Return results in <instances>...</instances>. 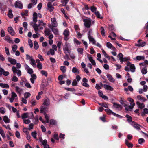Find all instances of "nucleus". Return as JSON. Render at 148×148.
I'll use <instances>...</instances> for the list:
<instances>
[{"mask_svg":"<svg viewBox=\"0 0 148 148\" xmlns=\"http://www.w3.org/2000/svg\"><path fill=\"white\" fill-rule=\"evenodd\" d=\"M30 61V63L32 66L36 65V62L32 58L31 59Z\"/></svg>","mask_w":148,"mask_h":148,"instance_id":"nucleus-57","label":"nucleus"},{"mask_svg":"<svg viewBox=\"0 0 148 148\" xmlns=\"http://www.w3.org/2000/svg\"><path fill=\"white\" fill-rule=\"evenodd\" d=\"M88 59L91 62L92 64L94 66H96V63L95 61L94 60L92 57H88Z\"/></svg>","mask_w":148,"mask_h":148,"instance_id":"nucleus-41","label":"nucleus"},{"mask_svg":"<svg viewBox=\"0 0 148 148\" xmlns=\"http://www.w3.org/2000/svg\"><path fill=\"white\" fill-rule=\"evenodd\" d=\"M50 101L48 98H46L44 99V102L42 105L46 106H49L50 104Z\"/></svg>","mask_w":148,"mask_h":148,"instance_id":"nucleus-18","label":"nucleus"},{"mask_svg":"<svg viewBox=\"0 0 148 148\" xmlns=\"http://www.w3.org/2000/svg\"><path fill=\"white\" fill-rule=\"evenodd\" d=\"M5 112V108L3 107L0 108V112L2 114H4Z\"/></svg>","mask_w":148,"mask_h":148,"instance_id":"nucleus-52","label":"nucleus"},{"mask_svg":"<svg viewBox=\"0 0 148 148\" xmlns=\"http://www.w3.org/2000/svg\"><path fill=\"white\" fill-rule=\"evenodd\" d=\"M137 99L142 102H144L146 101V99L140 95H138L137 96Z\"/></svg>","mask_w":148,"mask_h":148,"instance_id":"nucleus-33","label":"nucleus"},{"mask_svg":"<svg viewBox=\"0 0 148 148\" xmlns=\"http://www.w3.org/2000/svg\"><path fill=\"white\" fill-rule=\"evenodd\" d=\"M130 106L126 105L125 106V109L126 110L131 111L135 105V104L134 103H130Z\"/></svg>","mask_w":148,"mask_h":148,"instance_id":"nucleus-7","label":"nucleus"},{"mask_svg":"<svg viewBox=\"0 0 148 148\" xmlns=\"http://www.w3.org/2000/svg\"><path fill=\"white\" fill-rule=\"evenodd\" d=\"M12 71L13 73L14 74H16L18 77L20 76L21 75V71L19 69H17L14 66L12 68Z\"/></svg>","mask_w":148,"mask_h":148,"instance_id":"nucleus-6","label":"nucleus"},{"mask_svg":"<svg viewBox=\"0 0 148 148\" xmlns=\"http://www.w3.org/2000/svg\"><path fill=\"white\" fill-rule=\"evenodd\" d=\"M3 119L5 123H9L10 122V120L7 116H4L3 118Z\"/></svg>","mask_w":148,"mask_h":148,"instance_id":"nucleus-30","label":"nucleus"},{"mask_svg":"<svg viewBox=\"0 0 148 148\" xmlns=\"http://www.w3.org/2000/svg\"><path fill=\"white\" fill-rule=\"evenodd\" d=\"M77 51L79 55L83 54V48H78L77 49Z\"/></svg>","mask_w":148,"mask_h":148,"instance_id":"nucleus-45","label":"nucleus"},{"mask_svg":"<svg viewBox=\"0 0 148 148\" xmlns=\"http://www.w3.org/2000/svg\"><path fill=\"white\" fill-rule=\"evenodd\" d=\"M37 133L36 131H34L32 132L31 133V135L34 138V139H36Z\"/></svg>","mask_w":148,"mask_h":148,"instance_id":"nucleus-54","label":"nucleus"},{"mask_svg":"<svg viewBox=\"0 0 148 148\" xmlns=\"http://www.w3.org/2000/svg\"><path fill=\"white\" fill-rule=\"evenodd\" d=\"M51 21L52 25H50V27H57L58 26V24L56 18L55 17L51 18Z\"/></svg>","mask_w":148,"mask_h":148,"instance_id":"nucleus-5","label":"nucleus"},{"mask_svg":"<svg viewBox=\"0 0 148 148\" xmlns=\"http://www.w3.org/2000/svg\"><path fill=\"white\" fill-rule=\"evenodd\" d=\"M31 23L33 24V25L32 26L34 30L36 31H38L40 27L39 24L38 25L37 24L35 23H33L32 22L31 23Z\"/></svg>","mask_w":148,"mask_h":148,"instance_id":"nucleus-17","label":"nucleus"},{"mask_svg":"<svg viewBox=\"0 0 148 148\" xmlns=\"http://www.w3.org/2000/svg\"><path fill=\"white\" fill-rule=\"evenodd\" d=\"M8 60L12 64H15L16 63V61L15 59H13L10 58H8Z\"/></svg>","mask_w":148,"mask_h":148,"instance_id":"nucleus-26","label":"nucleus"},{"mask_svg":"<svg viewBox=\"0 0 148 148\" xmlns=\"http://www.w3.org/2000/svg\"><path fill=\"white\" fill-rule=\"evenodd\" d=\"M96 9V8L94 6H91L90 8V9L91 11L94 13L97 11Z\"/></svg>","mask_w":148,"mask_h":148,"instance_id":"nucleus-60","label":"nucleus"},{"mask_svg":"<svg viewBox=\"0 0 148 148\" xmlns=\"http://www.w3.org/2000/svg\"><path fill=\"white\" fill-rule=\"evenodd\" d=\"M0 134L3 138H5L6 137L4 131L2 127H0Z\"/></svg>","mask_w":148,"mask_h":148,"instance_id":"nucleus-39","label":"nucleus"},{"mask_svg":"<svg viewBox=\"0 0 148 148\" xmlns=\"http://www.w3.org/2000/svg\"><path fill=\"white\" fill-rule=\"evenodd\" d=\"M31 96V94L28 92H25L24 94V97L25 99H27Z\"/></svg>","mask_w":148,"mask_h":148,"instance_id":"nucleus-49","label":"nucleus"},{"mask_svg":"<svg viewBox=\"0 0 148 148\" xmlns=\"http://www.w3.org/2000/svg\"><path fill=\"white\" fill-rule=\"evenodd\" d=\"M98 94L102 98L104 99H108V97H107L103 94V93L102 91L99 90L98 91Z\"/></svg>","mask_w":148,"mask_h":148,"instance_id":"nucleus-21","label":"nucleus"},{"mask_svg":"<svg viewBox=\"0 0 148 148\" xmlns=\"http://www.w3.org/2000/svg\"><path fill=\"white\" fill-rule=\"evenodd\" d=\"M141 41V40L139 39L137 42L138 43L136 44L135 45L138 47H143L145 46L146 45V42L145 41L140 42Z\"/></svg>","mask_w":148,"mask_h":148,"instance_id":"nucleus-8","label":"nucleus"},{"mask_svg":"<svg viewBox=\"0 0 148 148\" xmlns=\"http://www.w3.org/2000/svg\"><path fill=\"white\" fill-rule=\"evenodd\" d=\"M25 69L27 71V73L30 74H32L33 73V69L30 68L29 66L27 64H25L24 65Z\"/></svg>","mask_w":148,"mask_h":148,"instance_id":"nucleus-11","label":"nucleus"},{"mask_svg":"<svg viewBox=\"0 0 148 148\" xmlns=\"http://www.w3.org/2000/svg\"><path fill=\"white\" fill-rule=\"evenodd\" d=\"M56 121L53 119L51 120L50 121V124L51 125H56Z\"/></svg>","mask_w":148,"mask_h":148,"instance_id":"nucleus-64","label":"nucleus"},{"mask_svg":"<svg viewBox=\"0 0 148 148\" xmlns=\"http://www.w3.org/2000/svg\"><path fill=\"white\" fill-rule=\"evenodd\" d=\"M106 76L108 80L110 82L114 83L115 81V79L109 74H107Z\"/></svg>","mask_w":148,"mask_h":148,"instance_id":"nucleus-15","label":"nucleus"},{"mask_svg":"<svg viewBox=\"0 0 148 148\" xmlns=\"http://www.w3.org/2000/svg\"><path fill=\"white\" fill-rule=\"evenodd\" d=\"M34 48L35 49L37 50L39 48V45L38 43V42L36 41H35L34 42Z\"/></svg>","mask_w":148,"mask_h":148,"instance_id":"nucleus-53","label":"nucleus"},{"mask_svg":"<svg viewBox=\"0 0 148 148\" xmlns=\"http://www.w3.org/2000/svg\"><path fill=\"white\" fill-rule=\"evenodd\" d=\"M106 46L108 48L111 49L113 51H115L116 49L109 42H107V43Z\"/></svg>","mask_w":148,"mask_h":148,"instance_id":"nucleus-19","label":"nucleus"},{"mask_svg":"<svg viewBox=\"0 0 148 148\" xmlns=\"http://www.w3.org/2000/svg\"><path fill=\"white\" fill-rule=\"evenodd\" d=\"M101 33L102 35L104 36H105V30L103 27H101Z\"/></svg>","mask_w":148,"mask_h":148,"instance_id":"nucleus-59","label":"nucleus"},{"mask_svg":"<svg viewBox=\"0 0 148 148\" xmlns=\"http://www.w3.org/2000/svg\"><path fill=\"white\" fill-rule=\"evenodd\" d=\"M126 117L127 118V120L128 122H130L132 121V118L130 115L127 114L126 115Z\"/></svg>","mask_w":148,"mask_h":148,"instance_id":"nucleus-55","label":"nucleus"},{"mask_svg":"<svg viewBox=\"0 0 148 148\" xmlns=\"http://www.w3.org/2000/svg\"><path fill=\"white\" fill-rule=\"evenodd\" d=\"M0 71H1V73H2V74H3L5 76H7L9 75V72L8 71H5L2 68H0Z\"/></svg>","mask_w":148,"mask_h":148,"instance_id":"nucleus-25","label":"nucleus"},{"mask_svg":"<svg viewBox=\"0 0 148 148\" xmlns=\"http://www.w3.org/2000/svg\"><path fill=\"white\" fill-rule=\"evenodd\" d=\"M136 58L138 60H144L145 57L143 56H136Z\"/></svg>","mask_w":148,"mask_h":148,"instance_id":"nucleus-46","label":"nucleus"},{"mask_svg":"<svg viewBox=\"0 0 148 148\" xmlns=\"http://www.w3.org/2000/svg\"><path fill=\"white\" fill-rule=\"evenodd\" d=\"M63 34L64 35V39L65 40L67 41L68 40L67 38L69 35V30L65 29L64 30L63 32Z\"/></svg>","mask_w":148,"mask_h":148,"instance_id":"nucleus-13","label":"nucleus"},{"mask_svg":"<svg viewBox=\"0 0 148 148\" xmlns=\"http://www.w3.org/2000/svg\"><path fill=\"white\" fill-rule=\"evenodd\" d=\"M11 80L14 82H17L18 80V78L15 76H14L11 79Z\"/></svg>","mask_w":148,"mask_h":148,"instance_id":"nucleus-62","label":"nucleus"},{"mask_svg":"<svg viewBox=\"0 0 148 148\" xmlns=\"http://www.w3.org/2000/svg\"><path fill=\"white\" fill-rule=\"evenodd\" d=\"M127 66L125 68V69L127 71H130L132 72L135 71V67L133 64H131L129 62H127L126 64Z\"/></svg>","mask_w":148,"mask_h":148,"instance_id":"nucleus-3","label":"nucleus"},{"mask_svg":"<svg viewBox=\"0 0 148 148\" xmlns=\"http://www.w3.org/2000/svg\"><path fill=\"white\" fill-rule=\"evenodd\" d=\"M130 58L128 57H123L121 59H120V61L121 62H123L126 61L130 60Z\"/></svg>","mask_w":148,"mask_h":148,"instance_id":"nucleus-51","label":"nucleus"},{"mask_svg":"<svg viewBox=\"0 0 148 148\" xmlns=\"http://www.w3.org/2000/svg\"><path fill=\"white\" fill-rule=\"evenodd\" d=\"M8 16V17L10 18H12L13 16V14L12 13V10L10 9L9 10Z\"/></svg>","mask_w":148,"mask_h":148,"instance_id":"nucleus-50","label":"nucleus"},{"mask_svg":"<svg viewBox=\"0 0 148 148\" xmlns=\"http://www.w3.org/2000/svg\"><path fill=\"white\" fill-rule=\"evenodd\" d=\"M31 77L30 79V81L32 83L34 84V80L36 79L37 77L35 74L31 75Z\"/></svg>","mask_w":148,"mask_h":148,"instance_id":"nucleus-20","label":"nucleus"},{"mask_svg":"<svg viewBox=\"0 0 148 148\" xmlns=\"http://www.w3.org/2000/svg\"><path fill=\"white\" fill-rule=\"evenodd\" d=\"M132 125L134 128L137 130H140V126L139 124L136 123L133 121H132Z\"/></svg>","mask_w":148,"mask_h":148,"instance_id":"nucleus-27","label":"nucleus"},{"mask_svg":"<svg viewBox=\"0 0 148 148\" xmlns=\"http://www.w3.org/2000/svg\"><path fill=\"white\" fill-rule=\"evenodd\" d=\"M44 106V105H42L41 107V108L40 111V112L41 113H43L46 110L47 108V107Z\"/></svg>","mask_w":148,"mask_h":148,"instance_id":"nucleus-43","label":"nucleus"},{"mask_svg":"<svg viewBox=\"0 0 148 148\" xmlns=\"http://www.w3.org/2000/svg\"><path fill=\"white\" fill-rule=\"evenodd\" d=\"M72 72L75 73V74H78L79 73V69L76 67H73L72 68Z\"/></svg>","mask_w":148,"mask_h":148,"instance_id":"nucleus-32","label":"nucleus"},{"mask_svg":"<svg viewBox=\"0 0 148 148\" xmlns=\"http://www.w3.org/2000/svg\"><path fill=\"white\" fill-rule=\"evenodd\" d=\"M5 49L6 54L8 56L9 55H10V53L9 52V49L8 48L5 47Z\"/></svg>","mask_w":148,"mask_h":148,"instance_id":"nucleus-61","label":"nucleus"},{"mask_svg":"<svg viewBox=\"0 0 148 148\" xmlns=\"http://www.w3.org/2000/svg\"><path fill=\"white\" fill-rule=\"evenodd\" d=\"M125 144L129 148H132L133 146V145L131 143L129 142L127 140H125Z\"/></svg>","mask_w":148,"mask_h":148,"instance_id":"nucleus-29","label":"nucleus"},{"mask_svg":"<svg viewBox=\"0 0 148 148\" xmlns=\"http://www.w3.org/2000/svg\"><path fill=\"white\" fill-rule=\"evenodd\" d=\"M88 37L90 42H92L93 44H96V42L92 36H89Z\"/></svg>","mask_w":148,"mask_h":148,"instance_id":"nucleus-28","label":"nucleus"},{"mask_svg":"<svg viewBox=\"0 0 148 148\" xmlns=\"http://www.w3.org/2000/svg\"><path fill=\"white\" fill-rule=\"evenodd\" d=\"M88 59L91 62L92 64L94 66H96V63L95 61L94 60L92 57H88Z\"/></svg>","mask_w":148,"mask_h":148,"instance_id":"nucleus-42","label":"nucleus"},{"mask_svg":"<svg viewBox=\"0 0 148 148\" xmlns=\"http://www.w3.org/2000/svg\"><path fill=\"white\" fill-rule=\"evenodd\" d=\"M44 33L46 36H48L51 34V32L50 30L47 28H46L44 30Z\"/></svg>","mask_w":148,"mask_h":148,"instance_id":"nucleus-37","label":"nucleus"},{"mask_svg":"<svg viewBox=\"0 0 148 148\" xmlns=\"http://www.w3.org/2000/svg\"><path fill=\"white\" fill-rule=\"evenodd\" d=\"M15 6L16 8H19L20 9H22L23 8V5L21 2L19 1H17L15 4Z\"/></svg>","mask_w":148,"mask_h":148,"instance_id":"nucleus-12","label":"nucleus"},{"mask_svg":"<svg viewBox=\"0 0 148 148\" xmlns=\"http://www.w3.org/2000/svg\"><path fill=\"white\" fill-rule=\"evenodd\" d=\"M40 35L37 32L36 33V34H34L32 36L33 38H35L39 37Z\"/></svg>","mask_w":148,"mask_h":148,"instance_id":"nucleus-63","label":"nucleus"},{"mask_svg":"<svg viewBox=\"0 0 148 148\" xmlns=\"http://www.w3.org/2000/svg\"><path fill=\"white\" fill-rule=\"evenodd\" d=\"M63 51L66 54V56L68 57V54L69 53L71 50V46L69 43L66 42L63 47Z\"/></svg>","mask_w":148,"mask_h":148,"instance_id":"nucleus-1","label":"nucleus"},{"mask_svg":"<svg viewBox=\"0 0 148 148\" xmlns=\"http://www.w3.org/2000/svg\"><path fill=\"white\" fill-rule=\"evenodd\" d=\"M17 94L14 92H11V97L9 98V99L11 103H12L14 101V100L15 99V98L17 97Z\"/></svg>","mask_w":148,"mask_h":148,"instance_id":"nucleus-9","label":"nucleus"},{"mask_svg":"<svg viewBox=\"0 0 148 148\" xmlns=\"http://www.w3.org/2000/svg\"><path fill=\"white\" fill-rule=\"evenodd\" d=\"M113 106L118 110H121L122 108V106L116 103H113Z\"/></svg>","mask_w":148,"mask_h":148,"instance_id":"nucleus-31","label":"nucleus"},{"mask_svg":"<svg viewBox=\"0 0 148 148\" xmlns=\"http://www.w3.org/2000/svg\"><path fill=\"white\" fill-rule=\"evenodd\" d=\"M136 104L138 106V107L140 109H142L145 107V105L144 103L137 101L136 102Z\"/></svg>","mask_w":148,"mask_h":148,"instance_id":"nucleus-23","label":"nucleus"},{"mask_svg":"<svg viewBox=\"0 0 148 148\" xmlns=\"http://www.w3.org/2000/svg\"><path fill=\"white\" fill-rule=\"evenodd\" d=\"M11 48L12 51L13 52H15L17 51L16 50L18 48V46L16 45H14L12 46Z\"/></svg>","mask_w":148,"mask_h":148,"instance_id":"nucleus-44","label":"nucleus"},{"mask_svg":"<svg viewBox=\"0 0 148 148\" xmlns=\"http://www.w3.org/2000/svg\"><path fill=\"white\" fill-rule=\"evenodd\" d=\"M148 114V109L146 108H145L143 109V111L141 113V115L142 116H144L145 114Z\"/></svg>","mask_w":148,"mask_h":148,"instance_id":"nucleus-40","label":"nucleus"},{"mask_svg":"<svg viewBox=\"0 0 148 148\" xmlns=\"http://www.w3.org/2000/svg\"><path fill=\"white\" fill-rule=\"evenodd\" d=\"M145 142V140L142 138H139L138 140V143L140 144H142L143 143Z\"/></svg>","mask_w":148,"mask_h":148,"instance_id":"nucleus-58","label":"nucleus"},{"mask_svg":"<svg viewBox=\"0 0 148 148\" xmlns=\"http://www.w3.org/2000/svg\"><path fill=\"white\" fill-rule=\"evenodd\" d=\"M0 86L3 88H9V86L7 84L0 83Z\"/></svg>","mask_w":148,"mask_h":148,"instance_id":"nucleus-36","label":"nucleus"},{"mask_svg":"<svg viewBox=\"0 0 148 148\" xmlns=\"http://www.w3.org/2000/svg\"><path fill=\"white\" fill-rule=\"evenodd\" d=\"M5 40L10 43L13 42L12 40L11 39L9 36H6L5 38Z\"/></svg>","mask_w":148,"mask_h":148,"instance_id":"nucleus-35","label":"nucleus"},{"mask_svg":"<svg viewBox=\"0 0 148 148\" xmlns=\"http://www.w3.org/2000/svg\"><path fill=\"white\" fill-rule=\"evenodd\" d=\"M47 10L50 12H52L53 10L54 7H53L52 3L50 2H48L47 4Z\"/></svg>","mask_w":148,"mask_h":148,"instance_id":"nucleus-14","label":"nucleus"},{"mask_svg":"<svg viewBox=\"0 0 148 148\" xmlns=\"http://www.w3.org/2000/svg\"><path fill=\"white\" fill-rule=\"evenodd\" d=\"M55 53V51L53 49H51L47 53V55L51 54L52 55H54Z\"/></svg>","mask_w":148,"mask_h":148,"instance_id":"nucleus-47","label":"nucleus"},{"mask_svg":"<svg viewBox=\"0 0 148 148\" xmlns=\"http://www.w3.org/2000/svg\"><path fill=\"white\" fill-rule=\"evenodd\" d=\"M51 28L53 33L56 35L58 34L59 31L58 29L56 28V27H50V26H49Z\"/></svg>","mask_w":148,"mask_h":148,"instance_id":"nucleus-16","label":"nucleus"},{"mask_svg":"<svg viewBox=\"0 0 148 148\" xmlns=\"http://www.w3.org/2000/svg\"><path fill=\"white\" fill-rule=\"evenodd\" d=\"M8 31L11 35L13 36L14 35L15 32L12 27H9L8 28Z\"/></svg>","mask_w":148,"mask_h":148,"instance_id":"nucleus-22","label":"nucleus"},{"mask_svg":"<svg viewBox=\"0 0 148 148\" xmlns=\"http://www.w3.org/2000/svg\"><path fill=\"white\" fill-rule=\"evenodd\" d=\"M37 14L34 12L33 14V20L34 22L36 23L37 22Z\"/></svg>","mask_w":148,"mask_h":148,"instance_id":"nucleus-34","label":"nucleus"},{"mask_svg":"<svg viewBox=\"0 0 148 148\" xmlns=\"http://www.w3.org/2000/svg\"><path fill=\"white\" fill-rule=\"evenodd\" d=\"M60 70L62 71L63 73H64L66 72V68L65 66H62L60 67Z\"/></svg>","mask_w":148,"mask_h":148,"instance_id":"nucleus-56","label":"nucleus"},{"mask_svg":"<svg viewBox=\"0 0 148 148\" xmlns=\"http://www.w3.org/2000/svg\"><path fill=\"white\" fill-rule=\"evenodd\" d=\"M28 114L27 113H25L23 114L21 116L22 119L24 120L25 118L28 117Z\"/></svg>","mask_w":148,"mask_h":148,"instance_id":"nucleus-48","label":"nucleus"},{"mask_svg":"<svg viewBox=\"0 0 148 148\" xmlns=\"http://www.w3.org/2000/svg\"><path fill=\"white\" fill-rule=\"evenodd\" d=\"M84 22V26L87 28H89L91 26L92 24H93L95 23L94 21H92L89 18L87 19H84L83 20Z\"/></svg>","mask_w":148,"mask_h":148,"instance_id":"nucleus-2","label":"nucleus"},{"mask_svg":"<svg viewBox=\"0 0 148 148\" xmlns=\"http://www.w3.org/2000/svg\"><path fill=\"white\" fill-rule=\"evenodd\" d=\"M38 23L39 27V29L42 30L43 29V27H41V26L45 27L46 25V23H44L42 20H39L38 21Z\"/></svg>","mask_w":148,"mask_h":148,"instance_id":"nucleus-10","label":"nucleus"},{"mask_svg":"<svg viewBox=\"0 0 148 148\" xmlns=\"http://www.w3.org/2000/svg\"><path fill=\"white\" fill-rule=\"evenodd\" d=\"M105 111L108 114H112L114 116L117 117L121 118L122 117L121 115H119L116 114L113 112L112 110L110 109H106L105 110Z\"/></svg>","mask_w":148,"mask_h":148,"instance_id":"nucleus-4","label":"nucleus"},{"mask_svg":"<svg viewBox=\"0 0 148 148\" xmlns=\"http://www.w3.org/2000/svg\"><path fill=\"white\" fill-rule=\"evenodd\" d=\"M15 90L17 93L20 94L22 93L23 91V89L17 86L15 87Z\"/></svg>","mask_w":148,"mask_h":148,"instance_id":"nucleus-38","label":"nucleus"},{"mask_svg":"<svg viewBox=\"0 0 148 148\" xmlns=\"http://www.w3.org/2000/svg\"><path fill=\"white\" fill-rule=\"evenodd\" d=\"M103 86L104 88L106 89L111 91L113 90V88L109 85H108L107 84H104Z\"/></svg>","mask_w":148,"mask_h":148,"instance_id":"nucleus-24","label":"nucleus"}]
</instances>
